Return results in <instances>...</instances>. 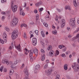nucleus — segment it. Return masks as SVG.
I'll return each instance as SVG.
<instances>
[{"instance_id":"32","label":"nucleus","mask_w":79,"mask_h":79,"mask_svg":"<svg viewBox=\"0 0 79 79\" xmlns=\"http://www.w3.org/2000/svg\"><path fill=\"white\" fill-rule=\"evenodd\" d=\"M36 24L37 25H39L40 24V22L39 21H38V20H36Z\"/></svg>"},{"instance_id":"16","label":"nucleus","mask_w":79,"mask_h":79,"mask_svg":"<svg viewBox=\"0 0 79 79\" xmlns=\"http://www.w3.org/2000/svg\"><path fill=\"white\" fill-rule=\"evenodd\" d=\"M13 73H14V70L13 69H11L10 70V72H9V74L11 76V75H13Z\"/></svg>"},{"instance_id":"62","label":"nucleus","mask_w":79,"mask_h":79,"mask_svg":"<svg viewBox=\"0 0 79 79\" xmlns=\"http://www.w3.org/2000/svg\"><path fill=\"white\" fill-rule=\"evenodd\" d=\"M7 71V69H4V72H5V73H6Z\"/></svg>"},{"instance_id":"61","label":"nucleus","mask_w":79,"mask_h":79,"mask_svg":"<svg viewBox=\"0 0 79 79\" xmlns=\"http://www.w3.org/2000/svg\"><path fill=\"white\" fill-rule=\"evenodd\" d=\"M68 37L69 38H71L72 36L71 35H68Z\"/></svg>"},{"instance_id":"22","label":"nucleus","mask_w":79,"mask_h":79,"mask_svg":"<svg viewBox=\"0 0 79 79\" xmlns=\"http://www.w3.org/2000/svg\"><path fill=\"white\" fill-rule=\"evenodd\" d=\"M66 10H67L68 9V10H71V7L69 6H65V8Z\"/></svg>"},{"instance_id":"26","label":"nucleus","mask_w":79,"mask_h":79,"mask_svg":"<svg viewBox=\"0 0 79 79\" xmlns=\"http://www.w3.org/2000/svg\"><path fill=\"white\" fill-rule=\"evenodd\" d=\"M32 42H37V39L35 38H33L32 40Z\"/></svg>"},{"instance_id":"56","label":"nucleus","mask_w":79,"mask_h":79,"mask_svg":"<svg viewBox=\"0 0 79 79\" xmlns=\"http://www.w3.org/2000/svg\"><path fill=\"white\" fill-rule=\"evenodd\" d=\"M26 8V10H27V11H28L29 10V7H27Z\"/></svg>"},{"instance_id":"19","label":"nucleus","mask_w":79,"mask_h":79,"mask_svg":"<svg viewBox=\"0 0 79 79\" xmlns=\"http://www.w3.org/2000/svg\"><path fill=\"white\" fill-rule=\"evenodd\" d=\"M45 56V54H44L43 56H42L41 57V59L42 61H44L45 60V57L44 56Z\"/></svg>"},{"instance_id":"17","label":"nucleus","mask_w":79,"mask_h":79,"mask_svg":"<svg viewBox=\"0 0 79 79\" xmlns=\"http://www.w3.org/2000/svg\"><path fill=\"white\" fill-rule=\"evenodd\" d=\"M53 51L52 50H51L49 52L50 56H53Z\"/></svg>"},{"instance_id":"25","label":"nucleus","mask_w":79,"mask_h":79,"mask_svg":"<svg viewBox=\"0 0 79 79\" xmlns=\"http://www.w3.org/2000/svg\"><path fill=\"white\" fill-rule=\"evenodd\" d=\"M52 46H49V47L48 48V50H52Z\"/></svg>"},{"instance_id":"38","label":"nucleus","mask_w":79,"mask_h":79,"mask_svg":"<svg viewBox=\"0 0 79 79\" xmlns=\"http://www.w3.org/2000/svg\"><path fill=\"white\" fill-rule=\"evenodd\" d=\"M3 66H2L0 68V70L1 72H2L3 71Z\"/></svg>"},{"instance_id":"48","label":"nucleus","mask_w":79,"mask_h":79,"mask_svg":"<svg viewBox=\"0 0 79 79\" xmlns=\"http://www.w3.org/2000/svg\"><path fill=\"white\" fill-rule=\"evenodd\" d=\"M41 42V44H42V45H43V46H44V45H45V43H44V42L43 41H41L40 42Z\"/></svg>"},{"instance_id":"64","label":"nucleus","mask_w":79,"mask_h":79,"mask_svg":"<svg viewBox=\"0 0 79 79\" xmlns=\"http://www.w3.org/2000/svg\"><path fill=\"white\" fill-rule=\"evenodd\" d=\"M59 19H61V18H63V17L61 15L59 16Z\"/></svg>"},{"instance_id":"11","label":"nucleus","mask_w":79,"mask_h":79,"mask_svg":"<svg viewBox=\"0 0 79 79\" xmlns=\"http://www.w3.org/2000/svg\"><path fill=\"white\" fill-rule=\"evenodd\" d=\"M2 63H6L7 64H9V62H8V60L6 59H4L2 60Z\"/></svg>"},{"instance_id":"18","label":"nucleus","mask_w":79,"mask_h":79,"mask_svg":"<svg viewBox=\"0 0 79 79\" xmlns=\"http://www.w3.org/2000/svg\"><path fill=\"white\" fill-rule=\"evenodd\" d=\"M73 2L74 6H75L76 7L77 6V3H76V0H74Z\"/></svg>"},{"instance_id":"10","label":"nucleus","mask_w":79,"mask_h":79,"mask_svg":"<svg viewBox=\"0 0 79 79\" xmlns=\"http://www.w3.org/2000/svg\"><path fill=\"white\" fill-rule=\"evenodd\" d=\"M12 8V11L13 13H15V11H16L17 10V8H18V6H17L16 5H15Z\"/></svg>"},{"instance_id":"41","label":"nucleus","mask_w":79,"mask_h":79,"mask_svg":"<svg viewBox=\"0 0 79 79\" xmlns=\"http://www.w3.org/2000/svg\"><path fill=\"white\" fill-rule=\"evenodd\" d=\"M35 32L36 34V35H38V32H39V31H38V30H36L35 31Z\"/></svg>"},{"instance_id":"39","label":"nucleus","mask_w":79,"mask_h":79,"mask_svg":"<svg viewBox=\"0 0 79 79\" xmlns=\"http://www.w3.org/2000/svg\"><path fill=\"white\" fill-rule=\"evenodd\" d=\"M10 67L11 68H13V63H12V62H10Z\"/></svg>"},{"instance_id":"55","label":"nucleus","mask_w":79,"mask_h":79,"mask_svg":"<svg viewBox=\"0 0 79 79\" xmlns=\"http://www.w3.org/2000/svg\"><path fill=\"white\" fill-rule=\"evenodd\" d=\"M66 48H65L64 49H63V52H66Z\"/></svg>"},{"instance_id":"4","label":"nucleus","mask_w":79,"mask_h":79,"mask_svg":"<svg viewBox=\"0 0 79 79\" xmlns=\"http://www.w3.org/2000/svg\"><path fill=\"white\" fill-rule=\"evenodd\" d=\"M13 23L11 24V25L12 26H14L15 25H16V24L18 23V20L17 18H14L13 20Z\"/></svg>"},{"instance_id":"29","label":"nucleus","mask_w":79,"mask_h":79,"mask_svg":"<svg viewBox=\"0 0 79 79\" xmlns=\"http://www.w3.org/2000/svg\"><path fill=\"white\" fill-rule=\"evenodd\" d=\"M39 15L38 14H37L36 15V21H37V20H39Z\"/></svg>"},{"instance_id":"21","label":"nucleus","mask_w":79,"mask_h":79,"mask_svg":"<svg viewBox=\"0 0 79 79\" xmlns=\"http://www.w3.org/2000/svg\"><path fill=\"white\" fill-rule=\"evenodd\" d=\"M64 69L65 70H67L68 69V64H65L64 65Z\"/></svg>"},{"instance_id":"63","label":"nucleus","mask_w":79,"mask_h":79,"mask_svg":"<svg viewBox=\"0 0 79 79\" xmlns=\"http://www.w3.org/2000/svg\"><path fill=\"white\" fill-rule=\"evenodd\" d=\"M16 79H18L19 77V75H17V76H16Z\"/></svg>"},{"instance_id":"24","label":"nucleus","mask_w":79,"mask_h":79,"mask_svg":"<svg viewBox=\"0 0 79 79\" xmlns=\"http://www.w3.org/2000/svg\"><path fill=\"white\" fill-rule=\"evenodd\" d=\"M52 33L56 35L57 34V31H56V30H55L54 31H52Z\"/></svg>"},{"instance_id":"57","label":"nucleus","mask_w":79,"mask_h":79,"mask_svg":"<svg viewBox=\"0 0 79 79\" xmlns=\"http://www.w3.org/2000/svg\"><path fill=\"white\" fill-rule=\"evenodd\" d=\"M18 63V60H17L14 62V64H17Z\"/></svg>"},{"instance_id":"34","label":"nucleus","mask_w":79,"mask_h":79,"mask_svg":"<svg viewBox=\"0 0 79 79\" xmlns=\"http://www.w3.org/2000/svg\"><path fill=\"white\" fill-rule=\"evenodd\" d=\"M32 44L34 46H35L37 45V42H32Z\"/></svg>"},{"instance_id":"51","label":"nucleus","mask_w":79,"mask_h":79,"mask_svg":"<svg viewBox=\"0 0 79 79\" xmlns=\"http://www.w3.org/2000/svg\"><path fill=\"white\" fill-rule=\"evenodd\" d=\"M24 64H23L21 67V69H23V67H24Z\"/></svg>"},{"instance_id":"53","label":"nucleus","mask_w":79,"mask_h":79,"mask_svg":"<svg viewBox=\"0 0 79 79\" xmlns=\"http://www.w3.org/2000/svg\"><path fill=\"white\" fill-rule=\"evenodd\" d=\"M24 38H26V34L25 33H24V35H23Z\"/></svg>"},{"instance_id":"1","label":"nucleus","mask_w":79,"mask_h":79,"mask_svg":"<svg viewBox=\"0 0 79 79\" xmlns=\"http://www.w3.org/2000/svg\"><path fill=\"white\" fill-rule=\"evenodd\" d=\"M18 30H14L11 34V37L12 39H15L16 37H18Z\"/></svg>"},{"instance_id":"2","label":"nucleus","mask_w":79,"mask_h":79,"mask_svg":"<svg viewBox=\"0 0 79 79\" xmlns=\"http://www.w3.org/2000/svg\"><path fill=\"white\" fill-rule=\"evenodd\" d=\"M72 68L74 69V71L78 72L79 71V66L78 64H77L76 63H74V65L72 66Z\"/></svg>"},{"instance_id":"28","label":"nucleus","mask_w":79,"mask_h":79,"mask_svg":"<svg viewBox=\"0 0 79 79\" xmlns=\"http://www.w3.org/2000/svg\"><path fill=\"white\" fill-rule=\"evenodd\" d=\"M21 27H27V25L25 24H22L21 25Z\"/></svg>"},{"instance_id":"47","label":"nucleus","mask_w":79,"mask_h":79,"mask_svg":"<svg viewBox=\"0 0 79 79\" xmlns=\"http://www.w3.org/2000/svg\"><path fill=\"white\" fill-rule=\"evenodd\" d=\"M1 2L2 3H4V2H6V0H1Z\"/></svg>"},{"instance_id":"42","label":"nucleus","mask_w":79,"mask_h":79,"mask_svg":"<svg viewBox=\"0 0 79 79\" xmlns=\"http://www.w3.org/2000/svg\"><path fill=\"white\" fill-rule=\"evenodd\" d=\"M30 61L32 63V62H33V61H34V59H33V58L32 57H30Z\"/></svg>"},{"instance_id":"31","label":"nucleus","mask_w":79,"mask_h":79,"mask_svg":"<svg viewBox=\"0 0 79 79\" xmlns=\"http://www.w3.org/2000/svg\"><path fill=\"white\" fill-rule=\"evenodd\" d=\"M60 79V76L59 75H57L56 76V79Z\"/></svg>"},{"instance_id":"37","label":"nucleus","mask_w":79,"mask_h":79,"mask_svg":"<svg viewBox=\"0 0 79 79\" xmlns=\"http://www.w3.org/2000/svg\"><path fill=\"white\" fill-rule=\"evenodd\" d=\"M39 10L40 12V11H42L44 10V8L41 7L40 8V9H39Z\"/></svg>"},{"instance_id":"35","label":"nucleus","mask_w":79,"mask_h":79,"mask_svg":"<svg viewBox=\"0 0 79 79\" xmlns=\"http://www.w3.org/2000/svg\"><path fill=\"white\" fill-rule=\"evenodd\" d=\"M61 56H62V57H63V58H64L65 57H66V55H65V54L63 53L61 55Z\"/></svg>"},{"instance_id":"27","label":"nucleus","mask_w":79,"mask_h":79,"mask_svg":"<svg viewBox=\"0 0 79 79\" xmlns=\"http://www.w3.org/2000/svg\"><path fill=\"white\" fill-rule=\"evenodd\" d=\"M41 35L43 37H45V34L44 33V31H42L41 32Z\"/></svg>"},{"instance_id":"14","label":"nucleus","mask_w":79,"mask_h":79,"mask_svg":"<svg viewBox=\"0 0 79 79\" xmlns=\"http://www.w3.org/2000/svg\"><path fill=\"white\" fill-rule=\"evenodd\" d=\"M22 10H23V9H21V8H20V15H23V16H24L25 15V13H24L22 11Z\"/></svg>"},{"instance_id":"33","label":"nucleus","mask_w":79,"mask_h":79,"mask_svg":"<svg viewBox=\"0 0 79 79\" xmlns=\"http://www.w3.org/2000/svg\"><path fill=\"white\" fill-rule=\"evenodd\" d=\"M0 43L1 44H4V41L3 40L0 39Z\"/></svg>"},{"instance_id":"36","label":"nucleus","mask_w":79,"mask_h":79,"mask_svg":"<svg viewBox=\"0 0 79 79\" xmlns=\"http://www.w3.org/2000/svg\"><path fill=\"white\" fill-rule=\"evenodd\" d=\"M48 66V64H46L44 66V69H47V67Z\"/></svg>"},{"instance_id":"52","label":"nucleus","mask_w":79,"mask_h":79,"mask_svg":"<svg viewBox=\"0 0 79 79\" xmlns=\"http://www.w3.org/2000/svg\"><path fill=\"white\" fill-rule=\"evenodd\" d=\"M59 48H60V49H61L62 48H63V46H62V45H60L59 46Z\"/></svg>"},{"instance_id":"44","label":"nucleus","mask_w":79,"mask_h":79,"mask_svg":"<svg viewBox=\"0 0 79 79\" xmlns=\"http://www.w3.org/2000/svg\"><path fill=\"white\" fill-rule=\"evenodd\" d=\"M79 31V28H78L75 31V33H76V32H77L78 31Z\"/></svg>"},{"instance_id":"40","label":"nucleus","mask_w":79,"mask_h":79,"mask_svg":"<svg viewBox=\"0 0 79 79\" xmlns=\"http://www.w3.org/2000/svg\"><path fill=\"white\" fill-rule=\"evenodd\" d=\"M44 25L46 27H47L48 26V24H47V23H44Z\"/></svg>"},{"instance_id":"30","label":"nucleus","mask_w":79,"mask_h":79,"mask_svg":"<svg viewBox=\"0 0 79 79\" xmlns=\"http://www.w3.org/2000/svg\"><path fill=\"white\" fill-rule=\"evenodd\" d=\"M5 29L6 31H7L8 32L10 31V28H9L8 27H5Z\"/></svg>"},{"instance_id":"5","label":"nucleus","mask_w":79,"mask_h":79,"mask_svg":"<svg viewBox=\"0 0 79 79\" xmlns=\"http://www.w3.org/2000/svg\"><path fill=\"white\" fill-rule=\"evenodd\" d=\"M53 71V69H49L48 70H47L46 71L45 73L46 74L47 76H49L52 74V72Z\"/></svg>"},{"instance_id":"23","label":"nucleus","mask_w":79,"mask_h":79,"mask_svg":"<svg viewBox=\"0 0 79 79\" xmlns=\"http://www.w3.org/2000/svg\"><path fill=\"white\" fill-rule=\"evenodd\" d=\"M59 53H60V52H59L58 50H56V53L55 54V56H56L57 55H59Z\"/></svg>"},{"instance_id":"3","label":"nucleus","mask_w":79,"mask_h":79,"mask_svg":"<svg viewBox=\"0 0 79 79\" xmlns=\"http://www.w3.org/2000/svg\"><path fill=\"white\" fill-rule=\"evenodd\" d=\"M75 22L76 21H75V19L74 18L71 19L69 21L70 26H74Z\"/></svg>"},{"instance_id":"15","label":"nucleus","mask_w":79,"mask_h":79,"mask_svg":"<svg viewBox=\"0 0 79 79\" xmlns=\"http://www.w3.org/2000/svg\"><path fill=\"white\" fill-rule=\"evenodd\" d=\"M3 37L4 39H6V32H4L3 33Z\"/></svg>"},{"instance_id":"6","label":"nucleus","mask_w":79,"mask_h":79,"mask_svg":"<svg viewBox=\"0 0 79 79\" xmlns=\"http://www.w3.org/2000/svg\"><path fill=\"white\" fill-rule=\"evenodd\" d=\"M40 68L39 64L36 65L35 66V69L34 70L35 73H38Z\"/></svg>"},{"instance_id":"60","label":"nucleus","mask_w":79,"mask_h":79,"mask_svg":"<svg viewBox=\"0 0 79 79\" xmlns=\"http://www.w3.org/2000/svg\"><path fill=\"white\" fill-rule=\"evenodd\" d=\"M41 52H42V53H44L45 52V51L43 49H41Z\"/></svg>"},{"instance_id":"54","label":"nucleus","mask_w":79,"mask_h":79,"mask_svg":"<svg viewBox=\"0 0 79 79\" xmlns=\"http://www.w3.org/2000/svg\"><path fill=\"white\" fill-rule=\"evenodd\" d=\"M45 19L46 18H49V15H47L46 17H45Z\"/></svg>"},{"instance_id":"20","label":"nucleus","mask_w":79,"mask_h":79,"mask_svg":"<svg viewBox=\"0 0 79 79\" xmlns=\"http://www.w3.org/2000/svg\"><path fill=\"white\" fill-rule=\"evenodd\" d=\"M33 52H31L29 54V56L30 57V58H32V56H33Z\"/></svg>"},{"instance_id":"9","label":"nucleus","mask_w":79,"mask_h":79,"mask_svg":"<svg viewBox=\"0 0 79 79\" xmlns=\"http://www.w3.org/2000/svg\"><path fill=\"white\" fill-rule=\"evenodd\" d=\"M36 55V56H37L38 55V49H33V53H34Z\"/></svg>"},{"instance_id":"46","label":"nucleus","mask_w":79,"mask_h":79,"mask_svg":"<svg viewBox=\"0 0 79 79\" xmlns=\"http://www.w3.org/2000/svg\"><path fill=\"white\" fill-rule=\"evenodd\" d=\"M66 54L68 55L69 53H70V52L69 51H67L66 53Z\"/></svg>"},{"instance_id":"58","label":"nucleus","mask_w":79,"mask_h":79,"mask_svg":"<svg viewBox=\"0 0 79 79\" xmlns=\"http://www.w3.org/2000/svg\"><path fill=\"white\" fill-rule=\"evenodd\" d=\"M67 29L68 31H71V28H70L69 27H67Z\"/></svg>"},{"instance_id":"43","label":"nucleus","mask_w":79,"mask_h":79,"mask_svg":"<svg viewBox=\"0 0 79 79\" xmlns=\"http://www.w3.org/2000/svg\"><path fill=\"white\" fill-rule=\"evenodd\" d=\"M38 12V11L37 10L35 9L34 10V13H35V14H37Z\"/></svg>"},{"instance_id":"13","label":"nucleus","mask_w":79,"mask_h":79,"mask_svg":"<svg viewBox=\"0 0 79 79\" xmlns=\"http://www.w3.org/2000/svg\"><path fill=\"white\" fill-rule=\"evenodd\" d=\"M42 4V1H40L38 2H37L36 4H35V5L36 6H40V5H41Z\"/></svg>"},{"instance_id":"12","label":"nucleus","mask_w":79,"mask_h":79,"mask_svg":"<svg viewBox=\"0 0 79 79\" xmlns=\"http://www.w3.org/2000/svg\"><path fill=\"white\" fill-rule=\"evenodd\" d=\"M15 48H16L17 50H18L19 51H21V46H20V44L18 46H16L15 45Z\"/></svg>"},{"instance_id":"50","label":"nucleus","mask_w":79,"mask_h":79,"mask_svg":"<svg viewBox=\"0 0 79 79\" xmlns=\"http://www.w3.org/2000/svg\"><path fill=\"white\" fill-rule=\"evenodd\" d=\"M58 16H56V21H58Z\"/></svg>"},{"instance_id":"59","label":"nucleus","mask_w":79,"mask_h":79,"mask_svg":"<svg viewBox=\"0 0 79 79\" xmlns=\"http://www.w3.org/2000/svg\"><path fill=\"white\" fill-rule=\"evenodd\" d=\"M24 52V54L25 55H27L28 54L27 53V52Z\"/></svg>"},{"instance_id":"45","label":"nucleus","mask_w":79,"mask_h":79,"mask_svg":"<svg viewBox=\"0 0 79 79\" xmlns=\"http://www.w3.org/2000/svg\"><path fill=\"white\" fill-rule=\"evenodd\" d=\"M57 10L58 11V12H61V11H62V10H61V9H59L58 8H56Z\"/></svg>"},{"instance_id":"7","label":"nucleus","mask_w":79,"mask_h":79,"mask_svg":"<svg viewBox=\"0 0 79 79\" xmlns=\"http://www.w3.org/2000/svg\"><path fill=\"white\" fill-rule=\"evenodd\" d=\"M24 73L25 78L24 79H28V77H29V74L28 73V71H27V70L26 69H24Z\"/></svg>"},{"instance_id":"8","label":"nucleus","mask_w":79,"mask_h":79,"mask_svg":"<svg viewBox=\"0 0 79 79\" xmlns=\"http://www.w3.org/2000/svg\"><path fill=\"white\" fill-rule=\"evenodd\" d=\"M66 23V21H65V20L64 19H63L62 20V21L61 22V27L63 28L64 27V26H65V24Z\"/></svg>"},{"instance_id":"49","label":"nucleus","mask_w":79,"mask_h":79,"mask_svg":"<svg viewBox=\"0 0 79 79\" xmlns=\"http://www.w3.org/2000/svg\"><path fill=\"white\" fill-rule=\"evenodd\" d=\"M13 5H14L13 2H12L11 3V8H13Z\"/></svg>"}]
</instances>
